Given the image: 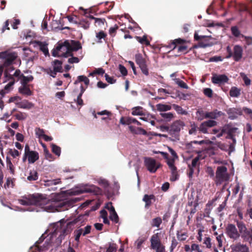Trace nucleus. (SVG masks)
Listing matches in <instances>:
<instances>
[{
  "label": "nucleus",
  "mask_w": 252,
  "mask_h": 252,
  "mask_svg": "<svg viewBox=\"0 0 252 252\" xmlns=\"http://www.w3.org/2000/svg\"><path fill=\"white\" fill-rule=\"evenodd\" d=\"M18 202L22 205H34L49 212L63 211L72 207V203L69 201L50 200L39 193L22 196Z\"/></svg>",
  "instance_id": "obj_1"
},
{
  "label": "nucleus",
  "mask_w": 252,
  "mask_h": 252,
  "mask_svg": "<svg viewBox=\"0 0 252 252\" xmlns=\"http://www.w3.org/2000/svg\"><path fill=\"white\" fill-rule=\"evenodd\" d=\"M81 48L82 46L79 41L73 40H65L64 42H59L55 48L52 50V54L54 57L72 56L73 51H77Z\"/></svg>",
  "instance_id": "obj_2"
},
{
  "label": "nucleus",
  "mask_w": 252,
  "mask_h": 252,
  "mask_svg": "<svg viewBox=\"0 0 252 252\" xmlns=\"http://www.w3.org/2000/svg\"><path fill=\"white\" fill-rule=\"evenodd\" d=\"M80 221L79 217H78L73 220L66 222L61 221L54 224L52 232V236H56L59 234L58 239L61 242L64 239V236L70 233L73 229L74 225Z\"/></svg>",
  "instance_id": "obj_3"
},
{
  "label": "nucleus",
  "mask_w": 252,
  "mask_h": 252,
  "mask_svg": "<svg viewBox=\"0 0 252 252\" xmlns=\"http://www.w3.org/2000/svg\"><path fill=\"white\" fill-rule=\"evenodd\" d=\"M0 59L2 60V65L4 67H10L17 64L20 65L21 63L18 53L12 49H8L0 52Z\"/></svg>",
  "instance_id": "obj_4"
},
{
  "label": "nucleus",
  "mask_w": 252,
  "mask_h": 252,
  "mask_svg": "<svg viewBox=\"0 0 252 252\" xmlns=\"http://www.w3.org/2000/svg\"><path fill=\"white\" fill-rule=\"evenodd\" d=\"M185 125L183 121L176 120L172 124L170 127L166 126L165 128L168 130V133L172 137L173 141L179 139L180 132Z\"/></svg>",
  "instance_id": "obj_5"
},
{
  "label": "nucleus",
  "mask_w": 252,
  "mask_h": 252,
  "mask_svg": "<svg viewBox=\"0 0 252 252\" xmlns=\"http://www.w3.org/2000/svg\"><path fill=\"white\" fill-rule=\"evenodd\" d=\"M101 189L94 185H83L80 187H77L73 191V194L78 195L83 193H90L95 195H99L101 193Z\"/></svg>",
  "instance_id": "obj_6"
},
{
  "label": "nucleus",
  "mask_w": 252,
  "mask_h": 252,
  "mask_svg": "<svg viewBox=\"0 0 252 252\" xmlns=\"http://www.w3.org/2000/svg\"><path fill=\"white\" fill-rule=\"evenodd\" d=\"M226 51L228 53L227 55L226 56V58L227 59L230 58L232 57L235 61L238 62L242 57L243 49L240 45H236L234 46L233 53L230 47L228 46L226 47Z\"/></svg>",
  "instance_id": "obj_7"
},
{
  "label": "nucleus",
  "mask_w": 252,
  "mask_h": 252,
  "mask_svg": "<svg viewBox=\"0 0 252 252\" xmlns=\"http://www.w3.org/2000/svg\"><path fill=\"white\" fill-rule=\"evenodd\" d=\"M227 169L224 166H218L216 173V177L217 183L221 184L224 181H227L229 179V175L227 173Z\"/></svg>",
  "instance_id": "obj_8"
},
{
  "label": "nucleus",
  "mask_w": 252,
  "mask_h": 252,
  "mask_svg": "<svg viewBox=\"0 0 252 252\" xmlns=\"http://www.w3.org/2000/svg\"><path fill=\"white\" fill-rule=\"evenodd\" d=\"M225 232L228 237L234 241L238 240L240 237V234L235 225L232 223H228L227 225Z\"/></svg>",
  "instance_id": "obj_9"
},
{
  "label": "nucleus",
  "mask_w": 252,
  "mask_h": 252,
  "mask_svg": "<svg viewBox=\"0 0 252 252\" xmlns=\"http://www.w3.org/2000/svg\"><path fill=\"white\" fill-rule=\"evenodd\" d=\"M135 62L139 65L142 72L145 75L148 76L149 73V69L146 64V61L145 59L143 58L141 54H138L135 55Z\"/></svg>",
  "instance_id": "obj_10"
},
{
  "label": "nucleus",
  "mask_w": 252,
  "mask_h": 252,
  "mask_svg": "<svg viewBox=\"0 0 252 252\" xmlns=\"http://www.w3.org/2000/svg\"><path fill=\"white\" fill-rule=\"evenodd\" d=\"M144 163L148 170L151 173H155L160 167V164L157 163L156 160L152 158H145Z\"/></svg>",
  "instance_id": "obj_11"
},
{
  "label": "nucleus",
  "mask_w": 252,
  "mask_h": 252,
  "mask_svg": "<svg viewBox=\"0 0 252 252\" xmlns=\"http://www.w3.org/2000/svg\"><path fill=\"white\" fill-rule=\"evenodd\" d=\"M194 39L198 41V46L200 47L205 48L211 46L212 44L210 43L209 39L211 38L209 36H200L197 33H195L194 35Z\"/></svg>",
  "instance_id": "obj_12"
},
{
  "label": "nucleus",
  "mask_w": 252,
  "mask_h": 252,
  "mask_svg": "<svg viewBox=\"0 0 252 252\" xmlns=\"http://www.w3.org/2000/svg\"><path fill=\"white\" fill-rule=\"evenodd\" d=\"M229 80L228 77L225 74H213L212 77V82L214 84H224Z\"/></svg>",
  "instance_id": "obj_13"
},
{
  "label": "nucleus",
  "mask_w": 252,
  "mask_h": 252,
  "mask_svg": "<svg viewBox=\"0 0 252 252\" xmlns=\"http://www.w3.org/2000/svg\"><path fill=\"white\" fill-rule=\"evenodd\" d=\"M228 118L230 120H234L237 118L238 116L242 115V110L240 108H230L227 111Z\"/></svg>",
  "instance_id": "obj_14"
},
{
  "label": "nucleus",
  "mask_w": 252,
  "mask_h": 252,
  "mask_svg": "<svg viewBox=\"0 0 252 252\" xmlns=\"http://www.w3.org/2000/svg\"><path fill=\"white\" fill-rule=\"evenodd\" d=\"M232 252H249V248L244 244L238 243L230 246Z\"/></svg>",
  "instance_id": "obj_15"
},
{
  "label": "nucleus",
  "mask_w": 252,
  "mask_h": 252,
  "mask_svg": "<svg viewBox=\"0 0 252 252\" xmlns=\"http://www.w3.org/2000/svg\"><path fill=\"white\" fill-rule=\"evenodd\" d=\"M223 115L224 113L222 112L219 111L217 109H215L211 112H207V113L206 114V119L209 118L215 120L223 116Z\"/></svg>",
  "instance_id": "obj_16"
},
{
  "label": "nucleus",
  "mask_w": 252,
  "mask_h": 252,
  "mask_svg": "<svg viewBox=\"0 0 252 252\" xmlns=\"http://www.w3.org/2000/svg\"><path fill=\"white\" fill-rule=\"evenodd\" d=\"M152 200H155L156 197L154 194H145L142 200L145 203V208L148 209L152 205Z\"/></svg>",
  "instance_id": "obj_17"
},
{
  "label": "nucleus",
  "mask_w": 252,
  "mask_h": 252,
  "mask_svg": "<svg viewBox=\"0 0 252 252\" xmlns=\"http://www.w3.org/2000/svg\"><path fill=\"white\" fill-rule=\"evenodd\" d=\"M128 128L130 132L134 134L147 135L146 130L141 127H136L132 126H128Z\"/></svg>",
  "instance_id": "obj_18"
},
{
  "label": "nucleus",
  "mask_w": 252,
  "mask_h": 252,
  "mask_svg": "<svg viewBox=\"0 0 252 252\" xmlns=\"http://www.w3.org/2000/svg\"><path fill=\"white\" fill-rule=\"evenodd\" d=\"M150 242L151 247L161 243L160 233L153 234L151 237Z\"/></svg>",
  "instance_id": "obj_19"
},
{
  "label": "nucleus",
  "mask_w": 252,
  "mask_h": 252,
  "mask_svg": "<svg viewBox=\"0 0 252 252\" xmlns=\"http://www.w3.org/2000/svg\"><path fill=\"white\" fill-rule=\"evenodd\" d=\"M28 156L29 163H33L39 159V154L36 151H32L29 153Z\"/></svg>",
  "instance_id": "obj_20"
},
{
  "label": "nucleus",
  "mask_w": 252,
  "mask_h": 252,
  "mask_svg": "<svg viewBox=\"0 0 252 252\" xmlns=\"http://www.w3.org/2000/svg\"><path fill=\"white\" fill-rule=\"evenodd\" d=\"M241 237L244 240L251 243L252 242V228L247 229L243 233L241 234Z\"/></svg>",
  "instance_id": "obj_21"
},
{
  "label": "nucleus",
  "mask_w": 252,
  "mask_h": 252,
  "mask_svg": "<svg viewBox=\"0 0 252 252\" xmlns=\"http://www.w3.org/2000/svg\"><path fill=\"white\" fill-rule=\"evenodd\" d=\"M62 64L63 62L58 60H55L52 62V65L55 71H60V72H63V71Z\"/></svg>",
  "instance_id": "obj_22"
},
{
  "label": "nucleus",
  "mask_w": 252,
  "mask_h": 252,
  "mask_svg": "<svg viewBox=\"0 0 252 252\" xmlns=\"http://www.w3.org/2000/svg\"><path fill=\"white\" fill-rule=\"evenodd\" d=\"M19 92L24 95H31L32 94V92L28 85H22V86L19 88Z\"/></svg>",
  "instance_id": "obj_23"
},
{
  "label": "nucleus",
  "mask_w": 252,
  "mask_h": 252,
  "mask_svg": "<svg viewBox=\"0 0 252 252\" xmlns=\"http://www.w3.org/2000/svg\"><path fill=\"white\" fill-rule=\"evenodd\" d=\"M157 111L159 112H166L170 110L172 108V106L162 103H158L156 105Z\"/></svg>",
  "instance_id": "obj_24"
},
{
  "label": "nucleus",
  "mask_w": 252,
  "mask_h": 252,
  "mask_svg": "<svg viewBox=\"0 0 252 252\" xmlns=\"http://www.w3.org/2000/svg\"><path fill=\"white\" fill-rule=\"evenodd\" d=\"M187 41L186 40L180 38L175 39L172 41L171 44L170 45V47H171V46H173V47L172 50H174L176 49L177 47L178 46H177V45H183L187 43Z\"/></svg>",
  "instance_id": "obj_25"
},
{
  "label": "nucleus",
  "mask_w": 252,
  "mask_h": 252,
  "mask_svg": "<svg viewBox=\"0 0 252 252\" xmlns=\"http://www.w3.org/2000/svg\"><path fill=\"white\" fill-rule=\"evenodd\" d=\"M36 43L37 45L39 47L40 50L44 54L45 56L49 55L47 44L39 41H36Z\"/></svg>",
  "instance_id": "obj_26"
},
{
  "label": "nucleus",
  "mask_w": 252,
  "mask_h": 252,
  "mask_svg": "<svg viewBox=\"0 0 252 252\" xmlns=\"http://www.w3.org/2000/svg\"><path fill=\"white\" fill-rule=\"evenodd\" d=\"M7 68H8L6 69L4 72V75L5 78H6V81L14 80L13 75L10 74V72L14 70L15 69V68L13 66Z\"/></svg>",
  "instance_id": "obj_27"
},
{
  "label": "nucleus",
  "mask_w": 252,
  "mask_h": 252,
  "mask_svg": "<svg viewBox=\"0 0 252 252\" xmlns=\"http://www.w3.org/2000/svg\"><path fill=\"white\" fill-rule=\"evenodd\" d=\"M81 82H83L86 85V87L85 88L86 89L89 84L90 80L86 76L80 75L78 76L77 79L74 82V84L76 85Z\"/></svg>",
  "instance_id": "obj_28"
},
{
  "label": "nucleus",
  "mask_w": 252,
  "mask_h": 252,
  "mask_svg": "<svg viewBox=\"0 0 252 252\" xmlns=\"http://www.w3.org/2000/svg\"><path fill=\"white\" fill-rule=\"evenodd\" d=\"M136 119L131 117H122L120 119V123L122 125H129L132 123H134Z\"/></svg>",
  "instance_id": "obj_29"
},
{
  "label": "nucleus",
  "mask_w": 252,
  "mask_h": 252,
  "mask_svg": "<svg viewBox=\"0 0 252 252\" xmlns=\"http://www.w3.org/2000/svg\"><path fill=\"white\" fill-rule=\"evenodd\" d=\"M207 112L204 111L202 109H199L196 112V119L198 121H201L204 119H206V114Z\"/></svg>",
  "instance_id": "obj_30"
},
{
  "label": "nucleus",
  "mask_w": 252,
  "mask_h": 252,
  "mask_svg": "<svg viewBox=\"0 0 252 252\" xmlns=\"http://www.w3.org/2000/svg\"><path fill=\"white\" fill-rule=\"evenodd\" d=\"M241 94V89L236 87H231L229 91V95L231 97H238Z\"/></svg>",
  "instance_id": "obj_31"
},
{
  "label": "nucleus",
  "mask_w": 252,
  "mask_h": 252,
  "mask_svg": "<svg viewBox=\"0 0 252 252\" xmlns=\"http://www.w3.org/2000/svg\"><path fill=\"white\" fill-rule=\"evenodd\" d=\"M159 115L166 122H170L174 118V114L171 112L160 113Z\"/></svg>",
  "instance_id": "obj_32"
},
{
  "label": "nucleus",
  "mask_w": 252,
  "mask_h": 252,
  "mask_svg": "<svg viewBox=\"0 0 252 252\" xmlns=\"http://www.w3.org/2000/svg\"><path fill=\"white\" fill-rule=\"evenodd\" d=\"M33 80V77L32 75L25 76L23 74L21 76V83L22 85H27L28 83Z\"/></svg>",
  "instance_id": "obj_33"
},
{
  "label": "nucleus",
  "mask_w": 252,
  "mask_h": 252,
  "mask_svg": "<svg viewBox=\"0 0 252 252\" xmlns=\"http://www.w3.org/2000/svg\"><path fill=\"white\" fill-rule=\"evenodd\" d=\"M198 130V126L195 122H192L190 123V128L189 130V133L190 135H196L197 131Z\"/></svg>",
  "instance_id": "obj_34"
},
{
  "label": "nucleus",
  "mask_w": 252,
  "mask_h": 252,
  "mask_svg": "<svg viewBox=\"0 0 252 252\" xmlns=\"http://www.w3.org/2000/svg\"><path fill=\"white\" fill-rule=\"evenodd\" d=\"M135 38L136 40L141 44H145L146 46H150V41L147 39V35H144L142 37L136 36Z\"/></svg>",
  "instance_id": "obj_35"
},
{
  "label": "nucleus",
  "mask_w": 252,
  "mask_h": 252,
  "mask_svg": "<svg viewBox=\"0 0 252 252\" xmlns=\"http://www.w3.org/2000/svg\"><path fill=\"white\" fill-rule=\"evenodd\" d=\"M131 114L132 115L138 116H143L144 115V113L143 111V108L142 107L140 106H137L133 108Z\"/></svg>",
  "instance_id": "obj_36"
},
{
  "label": "nucleus",
  "mask_w": 252,
  "mask_h": 252,
  "mask_svg": "<svg viewBox=\"0 0 252 252\" xmlns=\"http://www.w3.org/2000/svg\"><path fill=\"white\" fill-rule=\"evenodd\" d=\"M38 175L36 170H32L30 171V175L28 176L27 179L29 181H36L38 179Z\"/></svg>",
  "instance_id": "obj_37"
},
{
  "label": "nucleus",
  "mask_w": 252,
  "mask_h": 252,
  "mask_svg": "<svg viewBox=\"0 0 252 252\" xmlns=\"http://www.w3.org/2000/svg\"><path fill=\"white\" fill-rule=\"evenodd\" d=\"M236 224L239 229V232L240 234L243 233L244 232L248 229L246 226L245 224L242 221H236Z\"/></svg>",
  "instance_id": "obj_38"
},
{
  "label": "nucleus",
  "mask_w": 252,
  "mask_h": 252,
  "mask_svg": "<svg viewBox=\"0 0 252 252\" xmlns=\"http://www.w3.org/2000/svg\"><path fill=\"white\" fill-rule=\"evenodd\" d=\"M151 248L156 252H166L165 246L162 243L151 247Z\"/></svg>",
  "instance_id": "obj_39"
},
{
  "label": "nucleus",
  "mask_w": 252,
  "mask_h": 252,
  "mask_svg": "<svg viewBox=\"0 0 252 252\" xmlns=\"http://www.w3.org/2000/svg\"><path fill=\"white\" fill-rule=\"evenodd\" d=\"M172 106L174 109L179 114L181 115H187V112L183 109V108L176 104H173Z\"/></svg>",
  "instance_id": "obj_40"
},
{
  "label": "nucleus",
  "mask_w": 252,
  "mask_h": 252,
  "mask_svg": "<svg viewBox=\"0 0 252 252\" xmlns=\"http://www.w3.org/2000/svg\"><path fill=\"white\" fill-rule=\"evenodd\" d=\"M78 24L80 27L87 30L90 27V22L87 19H82Z\"/></svg>",
  "instance_id": "obj_41"
},
{
  "label": "nucleus",
  "mask_w": 252,
  "mask_h": 252,
  "mask_svg": "<svg viewBox=\"0 0 252 252\" xmlns=\"http://www.w3.org/2000/svg\"><path fill=\"white\" fill-rule=\"evenodd\" d=\"M162 223V219L161 218L158 217L153 219L151 222V225L153 227H157L159 228L160 224Z\"/></svg>",
  "instance_id": "obj_42"
},
{
  "label": "nucleus",
  "mask_w": 252,
  "mask_h": 252,
  "mask_svg": "<svg viewBox=\"0 0 252 252\" xmlns=\"http://www.w3.org/2000/svg\"><path fill=\"white\" fill-rule=\"evenodd\" d=\"M176 235L178 240L180 241H185L188 237L187 232L182 233L181 231H177Z\"/></svg>",
  "instance_id": "obj_43"
},
{
  "label": "nucleus",
  "mask_w": 252,
  "mask_h": 252,
  "mask_svg": "<svg viewBox=\"0 0 252 252\" xmlns=\"http://www.w3.org/2000/svg\"><path fill=\"white\" fill-rule=\"evenodd\" d=\"M6 166L7 168L10 170V172L14 174L15 172L14 167L11 161L10 158L8 157H6Z\"/></svg>",
  "instance_id": "obj_44"
},
{
  "label": "nucleus",
  "mask_w": 252,
  "mask_h": 252,
  "mask_svg": "<svg viewBox=\"0 0 252 252\" xmlns=\"http://www.w3.org/2000/svg\"><path fill=\"white\" fill-rule=\"evenodd\" d=\"M174 81L176 84H177L180 88L186 89H188L189 88L188 85L179 78H175Z\"/></svg>",
  "instance_id": "obj_45"
},
{
  "label": "nucleus",
  "mask_w": 252,
  "mask_h": 252,
  "mask_svg": "<svg viewBox=\"0 0 252 252\" xmlns=\"http://www.w3.org/2000/svg\"><path fill=\"white\" fill-rule=\"evenodd\" d=\"M45 185L47 186L56 185L61 183V179L58 178L54 180H47L45 181Z\"/></svg>",
  "instance_id": "obj_46"
},
{
  "label": "nucleus",
  "mask_w": 252,
  "mask_h": 252,
  "mask_svg": "<svg viewBox=\"0 0 252 252\" xmlns=\"http://www.w3.org/2000/svg\"><path fill=\"white\" fill-rule=\"evenodd\" d=\"M208 126H207L206 123L205 122H203L199 126H198V130L204 134L208 133Z\"/></svg>",
  "instance_id": "obj_47"
},
{
  "label": "nucleus",
  "mask_w": 252,
  "mask_h": 252,
  "mask_svg": "<svg viewBox=\"0 0 252 252\" xmlns=\"http://www.w3.org/2000/svg\"><path fill=\"white\" fill-rule=\"evenodd\" d=\"M43 71L46 73L47 74L50 75L53 78H55L58 72H60V71H55V69H52L51 68H43L42 69Z\"/></svg>",
  "instance_id": "obj_48"
},
{
  "label": "nucleus",
  "mask_w": 252,
  "mask_h": 252,
  "mask_svg": "<svg viewBox=\"0 0 252 252\" xmlns=\"http://www.w3.org/2000/svg\"><path fill=\"white\" fill-rule=\"evenodd\" d=\"M18 107L23 109H31L33 107L32 103L27 101L26 103L21 102L18 104Z\"/></svg>",
  "instance_id": "obj_49"
},
{
  "label": "nucleus",
  "mask_w": 252,
  "mask_h": 252,
  "mask_svg": "<svg viewBox=\"0 0 252 252\" xmlns=\"http://www.w3.org/2000/svg\"><path fill=\"white\" fill-rule=\"evenodd\" d=\"M117 250V245L114 243H109L108 247L105 252H116Z\"/></svg>",
  "instance_id": "obj_50"
},
{
  "label": "nucleus",
  "mask_w": 252,
  "mask_h": 252,
  "mask_svg": "<svg viewBox=\"0 0 252 252\" xmlns=\"http://www.w3.org/2000/svg\"><path fill=\"white\" fill-rule=\"evenodd\" d=\"M14 117L16 119L19 121H22L25 120L28 115L26 113L19 112L18 113L15 114Z\"/></svg>",
  "instance_id": "obj_51"
},
{
  "label": "nucleus",
  "mask_w": 252,
  "mask_h": 252,
  "mask_svg": "<svg viewBox=\"0 0 252 252\" xmlns=\"http://www.w3.org/2000/svg\"><path fill=\"white\" fill-rule=\"evenodd\" d=\"M52 151L56 155L59 157L61 155V148L54 144H51Z\"/></svg>",
  "instance_id": "obj_52"
},
{
  "label": "nucleus",
  "mask_w": 252,
  "mask_h": 252,
  "mask_svg": "<svg viewBox=\"0 0 252 252\" xmlns=\"http://www.w3.org/2000/svg\"><path fill=\"white\" fill-rule=\"evenodd\" d=\"M43 152L46 159L49 160V161H52L54 159L53 155L51 153H50L49 151H48L46 147H45Z\"/></svg>",
  "instance_id": "obj_53"
},
{
  "label": "nucleus",
  "mask_w": 252,
  "mask_h": 252,
  "mask_svg": "<svg viewBox=\"0 0 252 252\" xmlns=\"http://www.w3.org/2000/svg\"><path fill=\"white\" fill-rule=\"evenodd\" d=\"M179 175L178 173L177 169L171 170V176H170V180L171 181H175L178 180Z\"/></svg>",
  "instance_id": "obj_54"
},
{
  "label": "nucleus",
  "mask_w": 252,
  "mask_h": 252,
  "mask_svg": "<svg viewBox=\"0 0 252 252\" xmlns=\"http://www.w3.org/2000/svg\"><path fill=\"white\" fill-rule=\"evenodd\" d=\"M176 49H177V52L178 53H187L188 50V46L185 44L179 45L177 47Z\"/></svg>",
  "instance_id": "obj_55"
},
{
  "label": "nucleus",
  "mask_w": 252,
  "mask_h": 252,
  "mask_svg": "<svg viewBox=\"0 0 252 252\" xmlns=\"http://www.w3.org/2000/svg\"><path fill=\"white\" fill-rule=\"evenodd\" d=\"M74 233L75 234V240L78 242L79 241L81 235H83V229L80 228L75 230Z\"/></svg>",
  "instance_id": "obj_56"
},
{
  "label": "nucleus",
  "mask_w": 252,
  "mask_h": 252,
  "mask_svg": "<svg viewBox=\"0 0 252 252\" xmlns=\"http://www.w3.org/2000/svg\"><path fill=\"white\" fill-rule=\"evenodd\" d=\"M10 22H11V21H10L9 19L7 20L3 24L2 27L1 29V33H3L6 30H9L10 27H9V24Z\"/></svg>",
  "instance_id": "obj_57"
},
{
  "label": "nucleus",
  "mask_w": 252,
  "mask_h": 252,
  "mask_svg": "<svg viewBox=\"0 0 252 252\" xmlns=\"http://www.w3.org/2000/svg\"><path fill=\"white\" fill-rule=\"evenodd\" d=\"M106 36V33L102 31H101L99 32L98 33H96V37L99 40V42H101L102 41H101V39L102 38L105 39Z\"/></svg>",
  "instance_id": "obj_58"
},
{
  "label": "nucleus",
  "mask_w": 252,
  "mask_h": 252,
  "mask_svg": "<svg viewBox=\"0 0 252 252\" xmlns=\"http://www.w3.org/2000/svg\"><path fill=\"white\" fill-rule=\"evenodd\" d=\"M231 31L232 34L235 37H237L241 35L240 32L236 26L232 27L231 28Z\"/></svg>",
  "instance_id": "obj_59"
},
{
  "label": "nucleus",
  "mask_w": 252,
  "mask_h": 252,
  "mask_svg": "<svg viewBox=\"0 0 252 252\" xmlns=\"http://www.w3.org/2000/svg\"><path fill=\"white\" fill-rule=\"evenodd\" d=\"M119 29V26L115 25L114 27H111L109 30V33L112 36H115L117 30Z\"/></svg>",
  "instance_id": "obj_60"
},
{
  "label": "nucleus",
  "mask_w": 252,
  "mask_h": 252,
  "mask_svg": "<svg viewBox=\"0 0 252 252\" xmlns=\"http://www.w3.org/2000/svg\"><path fill=\"white\" fill-rule=\"evenodd\" d=\"M10 21H11V22L10 23L11 24L12 28L15 30L17 29L18 25L20 24V20L18 19H14L13 20H10Z\"/></svg>",
  "instance_id": "obj_61"
},
{
  "label": "nucleus",
  "mask_w": 252,
  "mask_h": 252,
  "mask_svg": "<svg viewBox=\"0 0 252 252\" xmlns=\"http://www.w3.org/2000/svg\"><path fill=\"white\" fill-rule=\"evenodd\" d=\"M109 218L112 221H114L116 223H118L119 217L116 212H114L110 214Z\"/></svg>",
  "instance_id": "obj_62"
},
{
  "label": "nucleus",
  "mask_w": 252,
  "mask_h": 252,
  "mask_svg": "<svg viewBox=\"0 0 252 252\" xmlns=\"http://www.w3.org/2000/svg\"><path fill=\"white\" fill-rule=\"evenodd\" d=\"M35 134L39 138H42L45 134L44 130L43 129L39 127L36 128L35 129Z\"/></svg>",
  "instance_id": "obj_63"
},
{
  "label": "nucleus",
  "mask_w": 252,
  "mask_h": 252,
  "mask_svg": "<svg viewBox=\"0 0 252 252\" xmlns=\"http://www.w3.org/2000/svg\"><path fill=\"white\" fill-rule=\"evenodd\" d=\"M178 244V242L177 240L175 239V237H173L172 241H171V245L170 247V252H172L173 250L175 249V248L177 247V246Z\"/></svg>",
  "instance_id": "obj_64"
}]
</instances>
